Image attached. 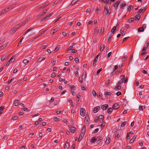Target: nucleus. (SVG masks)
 I'll use <instances>...</instances> for the list:
<instances>
[{"label":"nucleus","mask_w":149,"mask_h":149,"mask_svg":"<svg viewBox=\"0 0 149 149\" xmlns=\"http://www.w3.org/2000/svg\"><path fill=\"white\" fill-rule=\"evenodd\" d=\"M20 24H18L12 29L10 31V33L12 34H13L20 27Z\"/></svg>","instance_id":"nucleus-1"},{"label":"nucleus","mask_w":149,"mask_h":149,"mask_svg":"<svg viewBox=\"0 0 149 149\" xmlns=\"http://www.w3.org/2000/svg\"><path fill=\"white\" fill-rule=\"evenodd\" d=\"M104 10L105 11V16L107 15V16H109L111 13L110 12H109V9H108V7L106 6H105L104 8Z\"/></svg>","instance_id":"nucleus-2"},{"label":"nucleus","mask_w":149,"mask_h":149,"mask_svg":"<svg viewBox=\"0 0 149 149\" xmlns=\"http://www.w3.org/2000/svg\"><path fill=\"white\" fill-rule=\"evenodd\" d=\"M53 14V13H50L49 15H46V16L42 19V20L44 21H45L46 20L48 19L50 17L52 16Z\"/></svg>","instance_id":"nucleus-3"},{"label":"nucleus","mask_w":149,"mask_h":149,"mask_svg":"<svg viewBox=\"0 0 149 149\" xmlns=\"http://www.w3.org/2000/svg\"><path fill=\"white\" fill-rule=\"evenodd\" d=\"M84 128V125H83L82 127V130L81 131V133H80V136H79V139H80V140H81L84 136V132H83V129Z\"/></svg>","instance_id":"nucleus-4"},{"label":"nucleus","mask_w":149,"mask_h":149,"mask_svg":"<svg viewBox=\"0 0 149 149\" xmlns=\"http://www.w3.org/2000/svg\"><path fill=\"white\" fill-rule=\"evenodd\" d=\"M120 77H123L121 79V80H123V81L125 83H126L127 82L128 78L127 77H125L124 75H122L120 76Z\"/></svg>","instance_id":"nucleus-5"},{"label":"nucleus","mask_w":149,"mask_h":149,"mask_svg":"<svg viewBox=\"0 0 149 149\" xmlns=\"http://www.w3.org/2000/svg\"><path fill=\"white\" fill-rule=\"evenodd\" d=\"M120 2V1H116L114 4L113 5V7H114L115 9H117Z\"/></svg>","instance_id":"nucleus-6"},{"label":"nucleus","mask_w":149,"mask_h":149,"mask_svg":"<svg viewBox=\"0 0 149 149\" xmlns=\"http://www.w3.org/2000/svg\"><path fill=\"white\" fill-rule=\"evenodd\" d=\"M49 8H48L47 9L43 11L42 13H41L39 14L38 16L39 17H41L44 15L47 12L48 10L49 9Z\"/></svg>","instance_id":"nucleus-7"},{"label":"nucleus","mask_w":149,"mask_h":149,"mask_svg":"<svg viewBox=\"0 0 149 149\" xmlns=\"http://www.w3.org/2000/svg\"><path fill=\"white\" fill-rule=\"evenodd\" d=\"M108 107V105L107 104L102 105L101 106V108L103 110H106Z\"/></svg>","instance_id":"nucleus-8"},{"label":"nucleus","mask_w":149,"mask_h":149,"mask_svg":"<svg viewBox=\"0 0 149 149\" xmlns=\"http://www.w3.org/2000/svg\"><path fill=\"white\" fill-rule=\"evenodd\" d=\"M120 107V105L117 103H115L112 106L113 108L114 109H117L119 108Z\"/></svg>","instance_id":"nucleus-9"},{"label":"nucleus","mask_w":149,"mask_h":149,"mask_svg":"<svg viewBox=\"0 0 149 149\" xmlns=\"http://www.w3.org/2000/svg\"><path fill=\"white\" fill-rule=\"evenodd\" d=\"M81 0H72L71 3L70 4V5L71 6H73L76 3H79L81 1H80Z\"/></svg>","instance_id":"nucleus-10"},{"label":"nucleus","mask_w":149,"mask_h":149,"mask_svg":"<svg viewBox=\"0 0 149 149\" xmlns=\"http://www.w3.org/2000/svg\"><path fill=\"white\" fill-rule=\"evenodd\" d=\"M49 28V27H48L46 29H45V30H43V31H42L39 34V35L37 36L34 39H36L37 38H38L39 36L42 35V34H43V33L46 32Z\"/></svg>","instance_id":"nucleus-11"},{"label":"nucleus","mask_w":149,"mask_h":149,"mask_svg":"<svg viewBox=\"0 0 149 149\" xmlns=\"http://www.w3.org/2000/svg\"><path fill=\"white\" fill-rule=\"evenodd\" d=\"M100 107L99 106L95 107L93 109V112L95 113L97 112L100 109Z\"/></svg>","instance_id":"nucleus-12"},{"label":"nucleus","mask_w":149,"mask_h":149,"mask_svg":"<svg viewBox=\"0 0 149 149\" xmlns=\"http://www.w3.org/2000/svg\"><path fill=\"white\" fill-rule=\"evenodd\" d=\"M99 120L101 122H103L104 119V116L102 115H100L98 117Z\"/></svg>","instance_id":"nucleus-13"},{"label":"nucleus","mask_w":149,"mask_h":149,"mask_svg":"<svg viewBox=\"0 0 149 149\" xmlns=\"http://www.w3.org/2000/svg\"><path fill=\"white\" fill-rule=\"evenodd\" d=\"M70 131L72 133H74L76 131V128L74 127H70Z\"/></svg>","instance_id":"nucleus-14"},{"label":"nucleus","mask_w":149,"mask_h":149,"mask_svg":"<svg viewBox=\"0 0 149 149\" xmlns=\"http://www.w3.org/2000/svg\"><path fill=\"white\" fill-rule=\"evenodd\" d=\"M70 145L68 142L66 141L64 145V148L66 149H68Z\"/></svg>","instance_id":"nucleus-15"},{"label":"nucleus","mask_w":149,"mask_h":149,"mask_svg":"<svg viewBox=\"0 0 149 149\" xmlns=\"http://www.w3.org/2000/svg\"><path fill=\"white\" fill-rule=\"evenodd\" d=\"M80 113L81 116H84V108H81L80 110Z\"/></svg>","instance_id":"nucleus-16"},{"label":"nucleus","mask_w":149,"mask_h":149,"mask_svg":"<svg viewBox=\"0 0 149 149\" xmlns=\"http://www.w3.org/2000/svg\"><path fill=\"white\" fill-rule=\"evenodd\" d=\"M46 58V57H40L38 59L37 61V62L39 63L41 61L43 60L44 59H45Z\"/></svg>","instance_id":"nucleus-17"},{"label":"nucleus","mask_w":149,"mask_h":149,"mask_svg":"<svg viewBox=\"0 0 149 149\" xmlns=\"http://www.w3.org/2000/svg\"><path fill=\"white\" fill-rule=\"evenodd\" d=\"M121 86H120L119 85L117 84L116 85V86L115 88H114V90L116 91L119 90L121 89Z\"/></svg>","instance_id":"nucleus-18"},{"label":"nucleus","mask_w":149,"mask_h":149,"mask_svg":"<svg viewBox=\"0 0 149 149\" xmlns=\"http://www.w3.org/2000/svg\"><path fill=\"white\" fill-rule=\"evenodd\" d=\"M141 16L139 14H137L135 16V19L137 21H139L140 18Z\"/></svg>","instance_id":"nucleus-19"},{"label":"nucleus","mask_w":149,"mask_h":149,"mask_svg":"<svg viewBox=\"0 0 149 149\" xmlns=\"http://www.w3.org/2000/svg\"><path fill=\"white\" fill-rule=\"evenodd\" d=\"M99 29L98 28V27H96L95 29V30L94 31V34L95 35H97L98 32H99Z\"/></svg>","instance_id":"nucleus-20"},{"label":"nucleus","mask_w":149,"mask_h":149,"mask_svg":"<svg viewBox=\"0 0 149 149\" xmlns=\"http://www.w3.org/2000/svg\"><path fill=\"white\" fill-rule=\"evenodd\" d=\"M117 27L116 26H113L112 29L111 30V32L113 34L115 33V30H116Z\"/></svg>","instance_id":"nucleus-21"},{"label":"nucleus","mask_w":149,"mask_h":149,"mask_svg":"<svg viewBox=\"0 0 149 149\" xmlns=\"http://www.w3.org/2000/svg\"><path fill=\"white\" fill-rule=\"evenodd\" d=\"M104 44H101L100 47V50L101 52H102L104 48Z\"/></svg>","instance_id":"nucleus-22"},{"label":"nucleus","mask_w":149,"mask_h":149,"mask_svg":"<svg viewBox=\"0 0 149 149\" xmlns=\"http://www.w3.org/2000/svg\"><path fill=\"white\" fill-rule=\"evenodd\" d=\"M19 104V101L17 100H15L14 103L13 105L15 106H17Z\"/></svg>","instance_id":"nucleus-23"},{"label":"nucleus","mask_w":149,"mask_h":149,"mask_svg":"<svg viewBox=\"0 0 149 149\" xmlns=\"http://www.w3.org/2000/svg\"><path fill=\"white\" fill-rule=\"evenodd\" d=\"M98 56H96L95 59L94 60L93 63V66H95V65L96 64V63L97 62V61L98 59Z\"/></svg>","instance_id":"nucleus-24"},{"label":"nucleus","mask_w":149,"mask_h":149,"mask_svg":"<svg viewBox=\"0 0 149 149\" xmlns=\"http://www.w3.org/2000/svg\"><path fill=\"white\" fill-rule=\"evenodd\" d=\"M136 136H134L132 138L131 140H130V143H133L134 141V140L136 139Z\"/></svg>","instance_id":"nucleus-25"},{"label":"nucleus","mask_w":149,"mask_h":149,"mask_svg":"<svg viewBox=\"0 0 149 149\" xmlns=\"http://www.w3.org/2000/svg\"><path fill=\"white\" fill-rule=\"evenodd\" d=\"M126 5V3L123 2L120 4V7L122 8L123 9L124 8H123Z\"/></svg>","instance_id":"nucleus-26"},{"label":"nucleus","mask_w":149,"mask_h":149,"mask_svg":"<svg viewBox=\"0 0 149 149\" xmlns=\"http://www.w3.org/2000/svg\"><path fill=\"white\" fill-rule=\"evenodd\" d=\"M134 19L133 17L130 18L128 19L127 22L129 23H131L133 22Z\"/></svg>","instance_id":"nucleus-27"},{"label":"nucleus","mask_w":149,"mask_h":149,"mask_svg":"<svg viewBox=\"0 0 149 149\" xmlns=\"http://www.w3.org/2000/svg\"><path fill=\"white\" fill-rule=\"evenodd\" d=\"M97 139L95 138V136H94L93 137L91 140V141L92 143H94L95 141H97Z\"/></svg>","instance_id":"nucleus-28"},{"label":"nucleus","mask_w":149,"mask_h":149,"mask_svg":"<svg viewBox=\"0 0 149 149\" xmlns=\"http://www.w3.org/2000/svg\"><path fill=\"white\" fill-rule=\"evenodd\" d=\"M113 111V109L111 108H108L107 110V112L109 114H111Z\"/></svg>","instance_id":"nucleus-29"},{"label":"nucleus","mask_w":149,"mask_h":149,"mask_svg":"<svg viewBox=\"0 0 149 149\" xmlns=\"http://www.w3.org/2000/svg\"><path fill=\"white\" fill-rule=\"evenodd\" d=\"M144 31V28L143 27L139 28L138 30V32H143Z\"/></svg>","instance_id":"nucleus-30"},{"label":"nucleus","mask_w":149,"mask_h":149,"mask_svg":"<svg viewBox=\"0 0 149 149\" xmlns=\"http://www.w3.org/2000/svg\"><path fill=\"white\" fill-rule=\"evenodd\" d=\"M110 141V139L109 137L107 138V139L105 141L106 143L107 144V145L109 144Z\"/></svg>","instance_id":"nucleus-31"},{"label":"nucleus","mask_w":149,"mask_h":149,"mask_svg":"<svg viewBox=\"0 0 149 149\" xmlns=\"http://www.w3.org/2000/svg\"><path fill=\"white\" fill-rule=\"evenodd\" d=\"M46 4H44L42 5V6H40L38 9L39 11L40 10L42 9H43L46 6Z\"/></svg>","instance_id":"nucleus-32"},{"label":"nucleus","mask_w":149,"mask_h":149,"mask_svg":"<svg viewBox=\"0 0 149 149\" xmlns=\"http://www.w3.org/2000/svg\"><path fill=\"white\" fill-rule=\"evenodd\" d=\"M7 10L6 9L3 10L2 11H1L0 12V15H1L7 12Z\"/></svg>","instance_id":"nucleus-33"},{"label":"nucleus","mask_w":149,"mask_h":149,"mask_svg":"<svg viewBox=\"0 0 149 149\" xmlns=\"http://www.w3.org/2000/svg\"><path fill=\"white\" fill-rule=\"evenodd\" d=\"M8 44V42H6L5 44L1 46L0 47V48L1 49H3L4 47H5Z\"/></svg>","instance_id":"nucleus-34"},{"label":"nucleus","mask_w":149,"mask_h":149,"mask_svg":"<svg viewBox=\"0 0 149 149\" xmlns=\"http://www.w3.org/2000/svg\"><path fill=\"white\" fill-rule=\"evenodd\" d=\"M133 6L132 5H130V6L128 8H127V10L129 11H130L133 8H132V9L131 8L133 7Z\"/></svg>","instance_id":"nucleus-35"},{"label":"nucleus","mask_w":149,"mask_h":149,"mask_svg":"<svg viewBox=\"0 0 149 149\" xmlns=\"http://www.w3.org/2000/svg\"><path fill=\"white\" fill-rule=\"evenodd\" d=\"M123 83V80H120V81H119L117 82V84L119 85L120 86V85Z\"/></svg>","instance_id":"nucleus-36"},{"label":"nucleus","mask_w":149,"mask_h":149,"mask_svg":"<svg viewBox=\"0 0 149 149\" xmlns=\"http://www.w3.org/2000/svg\"><path fill=\"white\" fill-rule=\"evenodd\" d=\"M7 58V57L6 56H2L1 58V61H3L5 59H6Z\"/></svg>","instance_id":"nucleus-37"},{"label":"nucleus","mask_w":149,"mask_h":149,"mask_svg":"<svg viewBox=\"0 0 149 149\" xmlns=\"http://www.w3.org/2000/svg\"><path fill=\"white\" fill-rule=\"evenodd\" d=\"M104 94L105 95L110 96L111 95V92H108L107 91H105L104 93Z\"/></svg>","instance_id":"nucleus-38"},{"label":"nucleus","mask_w":149,"mask_h":149,"mask_svg":"<svg viewBox=\"0 0 149 149\" xmlns=\"http://www.w3.org/2000/svg\"><path fill=\"white\" fill-rule=\"evenodd\" d=\"M104 30V27H102L100 29V33L102 34L103 33Z\"/></svg>","instance_id":"nucleus-39"},{"label":"nucleus","mask_w":149,"mask_h":149,"mask_svg":"<svg viewBox=\"0 0 149 149\" xmlns=\"http://www.w3.org/2000/svg\"><path fill=\"white\" fill-rule=\"evenodd\" d=\"M68 101L70 103L71 106L72 107H73V102L72 100L69 99L68 100Z\"/></svg>","instance_id":"nucleus-40"},{"label":"nucleus","mask_w":149,"mask_h":149,"mask_svg":"<svg viewBox=\"0 0 149 149\" xmlns=\"http://www.w3.org/2000/svg\"><path fill=\"white\" fill-rule=\"evenodd\" d=\"M28 22V21L27 19H26L24 21V22H23L20 25V26H24V25L25 24H26V23H27Z\"/></svg>","instance_id":"nucleus-41"},{"label":"nucleus","mask_w":149,"mask_h":149,"mask_svg":"<svg viewBox=\"0 0 149 149\" xmlns=\"http://www.w3.org/2000/svg\"><path fill=\"white\" fill-rule=\"evenodd\" d=\"M15 56H13L9 60L11 63L14 62L15 60V59L14 58Z\"/></svg>","instance_id":"nucleus-42"},{"label":"nucleus","mask_w":149,"mask_h":149,"mask_svg":"<svg viewBox=\"0 0 149 149\" xmlns=\"http://www.w3.org/2000/svg\"><path fill=\"white\" fill-rule=\"evenodd\" d=\"M124 29L123 27L121 28V29L120 30V33L122 34V36H124L125 34L123 35V33L124 32Z\"/></svg>","instance_id":"nucleus-43"},{"label":"nucleus","mask_w":149,"mask_h":149,"mask_svg":"<svg viewBox=\"0 0 149 149\" xmlns=\"http://www.w3.org/2000/svg\"><path fill=\"white\" fill-rule=\"evenodd\" d=\"M33 29V28H30V29H29L26 30L24 33L23 34H26L27 33H28L30 31L32 30Z\"/></svg>","instance_id":"nucleus-44"},{"label":"nucleus","mask_w":149,"mask_h":149,"mask_svg":"<svg viewBox=\"0 0 149 149\" xmlns=\"http://www.w3.org/2000/svg\"><path fill=\"white\" fill-rule=\"evenodd\" d=\"M29 62V61L27 59H24L23 61V62L25 65H26Z\"/></svg>","instance_id":"nucleus-45"},{"label":"nucleus","mask_w":149,"mask_h":149,"mask_svg":"<svg viewBox=\"0 0 149 149\" xmlns=\"http://www.w3.org/2000/svg\"><path fill=\"white\" fill-rule=\"evenodd\" d=\"M145 108V106H140L139 107V109L140 110L142 111L143 109H144Z\"/></svg>","instance_id":"nucleus-46"},{"label":"nucleus","mask_w":149,"mask_h":149,"mask_svg":"<svg viewBox=\"0 0 149 149\" xmlns=\"http://www.w3.org/2000/svg\"><path fill=\"white\" fill-rule=\"evenodd\" d=\"M144 12L143 11V9H140L139 11L138 12V13H143Z\"/></svg>","instance_id":"nucleus-47"},{"label":"nucleus","mask_w":149,"mask_h":149,"mask_svg":"<svg viewBox=\"0 0 149 149\" xmlns=\"http://www.w3.org/2000/svg\"><path fill=\"white\" fill-rule=\"evenodd\" d=\"M61 46V45H58L57 47H56L55 48V50H54L55 52H56L58 50V49H59V48Z\"/></svg>","instance_id":"nucleus-48"},{"label":"nucleus","mask_w":149,"mask_h":149,"mask_svg":"<svg viewBox=\"0 0 149 149\" xmlns=\"http://www.w3.org/2000/svg\"><path fill=\"white\" fill-rule=\"evenodd\" d=\"M126 123V122H123L121 125V127H123L125 125Z\"/></svg>","instance_id":"nucleus-49"},{"label":"nucleus","mask_w":149,"mask_h":149,"mask_svg":"<svg viewBox=\"0 0 149 149\" xmlns=\"http://www.w3.org/2000/svg\"><path fill=\"white\" fill-rule=\"evenodd\" d=\"M104 3L110 4H111V2L109 1V0H107V1H105V2H104Z\"/></svg>","instance_id":"nucleus-50"},{"label":"nucleus","mask_w":149,"mask_h":149,"mask_svg":"<svg viewBox=\"0 0 149 149\" xmlns=\"http://www.w3.org/2000/svg\"><path fill=\"white\" fill-rule=\"evenodd\" d=\"M84 74V73H83V74L82 76V78H81L80 77H79V81L81 83H82L83 81V80L82 79V78H83L82 76H83Z\"/></svg>","instance_id":"nucleus-51"},{"label":"nucleus","mask_w":149,"mask_h":149,"mask_svg":"<svg viewBox=\"0 0 149 149\" xmlns=\"http://www.w3.org/2000/svg\"><path fill=\"white\" fill-rule=\"evenodd\" d=\"M127 58H128V56H124L122 58L123 61H125V60H126L127 59Z\"/></svg>","instance_id":"nucleus-52"},{"label":"nucleus","mask_w":149,"mask_h":149,"mask_svg":"<svg viewBox=\"0 0 149 149\" xmlns=\"http://www.w3.org/2000/svg\"><path fill=\"white\" fill-rule=\"evenodd\" d=\"M99 130L98 128L95 129L93 132V134H95L98 132Z\"/></svg>","instance_id":"nucleus-53"},{"label":"nucleus","mask_w":149,"mask_h":149,"mask_svg":"<svg viewBox=\"0 0 149 149\" xmlns=\"http://www.w3.org/2000/svg\"><path fill=\"white\" fill-rule=\"evenodd\" d=\"M24 38V37H22L20 40V41H19V42L18 43L17 46H19L21 43L22 41L23 40V39Z\"/></svg>","instance_id":"nucleus-54"},{"label":"nucleus","mask_w":149,"mask_h":149,"mask_svg":"<svg viewBox=\"0 0 149 149\" xmlns=\"http://www.w3.org/2000/svg\"><path fill=\"white\" fill-rule=\"evenodd\" d=\"M56 74L55 72H53L51 74V76L52 77H55L56 76Z\"/></svg>","instance_id":"nucleus-55"},{"label":"nucleus","mask_w":149,"mask_h":149,"mask_svg":"<svg viewBox=\"0 0 149 149\" xmlns=\"http://www.w3.org/2000/svg\"><path fill=\"white\" fill-rule=\"evenodd\" d=\"M18 117L17 116H15L12 118V119L14 120H16L18 119Z\"/></svg>","instance_id":"nucleus-56"},{"label":"nucleus","mask_w":149,"mask_h":149,"mask_svg":"<svg viewBox=\"0 0 149 149\" xmlns=\"http://www.w3.org/2000/svg\"><path fill=\"white\" fill-rule=\"evenodd\" d=\"M111 38V34H110L109 36V37L108 39V42H109L110 41V39Z\"/></svg>","instance_id":"nucleus-57"},{"label":"nucleus","mask_w":149,"mask_h":149,"mask_svg":"<svg viewBox=\"0 0 149 149\" xmlns=\"http://www.w3.org/2000/svg\"><path fill=\"white\" fill-rule=\"evenodd\" d=\"M70 88L71 90H75V89L76 88V87L74 85L70 87Z\"/></svg>","instance_id":"nucleus-58"},{"label":"nucleus","mask_w":149,"mask_h":149,"mask_svg":"<svg viewBox=\"0 0 149 149\" xmlns=\"http://www.w3.org/2000/svg\"><path fill=\"white\" fill-rule=\"evenodd\" d=\"M58 30V29L57 28H56L55 29H54L53 30L52 34H54V33L56 32Z\"/></svg>","instance_id":"nucleus-59"},{"label":"nucleus","mask_w":149,"mask_h":149,"mask_svg":"<svg viewBox=\"0 0 149 149\" xmlns=\"http://www.w3.org/2000/svg\"><path fill=\"white\" fill-rule=\"evenodd\" d=\"M102 70V68H100V69H99V70H98L97 71V73H96L97 74H99L100 73V72Z\"/></svg>","instance_id":"nucleus-60"},{"label":"nucleus","mask_w":149,"mask_h":149,"mask_svg":"<svg viewBox=\"0 0 149 149\" xmlns=\"http://www.w3.org/2000/svg\"><path fill=\"white\" fill-rule=\"evenodd\" d=\"M74 61L76 63H78L79 61V60L78 58H76L74 59Z\"/></svg>","instance_id":"nucleus-61"},{"label":"nucleus","mask_w":149,"mask_h":149,"mask_svg":"<svg viewBox=\"0 0 149 149\" xmlns=\"http://www.w3.org/2000/svg\"><path fill=\"white\" fill-rule=\"evenodd\" d=\"M15 79V78H13L10 79V80L8 81V84H9L13 81V80Z\"/></svg>","instance_id":"nucleus-62"},{"label":"nucleus","mask_w":149,"mask_h":149,"mask_svg":"<svg viewBox=\"0 0 149 149\" xmlns=\"http://www.w3.org/2000/svg\"><path fill=\"white\" fill-rule=\"evenodd\" d=\"M93 94L94 96H95L96 95V92L94 90H93Z\"/></svg>","instance_id":"nucleus-63"},{"label":"nucleus","mask_w":149,"mask_h":149,"mask_svg":"<svg viewBox=\"0 0 149 149\" xmlns=\"http://www.w3.org/2000/svg\"><path fill=\"white\" fill-rule=\"evenodd\" d=\"M116 95L117 96H119L121 95V93L120 91H118L116 93Z\"/></svg>","instance_id":"nucleus-64"}]
</instances>
